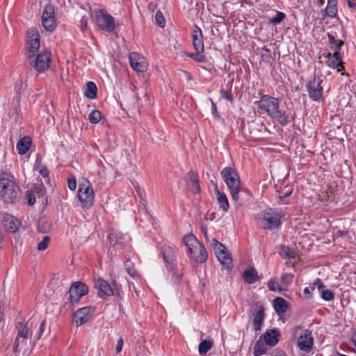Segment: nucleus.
<instances>
[{
  "instance_id": "nucleus-7",
  "label": "nucleus",
  "mask_w": 356,
  "mask_h": 356,
  "mask_svg": "<svg viewBox=\"0 0 356 356\" xmlns=\"http://www.w3.org/2000/svg\"><path fill=\"white\" fill-rule=\"evenodd\" d=\"M29 59L31 65L39 72H43L49 67L51 61V52L44 51L39 54L36 58L35 54H30Z\"/></svg>"
},
{
  "instance_id": "nucleus-34",
  "label": "nucleus",
  "mask_w": 356,
  "mask_h": 356,
  "mask_svg": "<svg viewBox=\"0 0 356 356\" xmlns=\"http://www.w3.org/2000/svg\"><path fill=\"white\" fill-rule=\"evenodd\" d=\"M265 341L261 340V337L257 340L254 346L253 355L254 356H261L265 354L268 350Z\"/></svg>"
},
{
  "instance_id": "nucleus-60",
  "label": "nucleus",
  "mask_w": 356,
  "mask_h": 356,
  "mask_svg": "<svg viewBox=\"0 0 356 356\" xmlns=\"http://www.w3.org/2000/svg\"><path fill=\"white\" fill-rule=\"evenodd\" d=\"M123 343V339L120 338L115 347L116 353H120L122 350Z\"/></svg>"
},
{
  "instance_id": "nucleus-52",
  "label": "nucleus",
  "mask_w": 356,
  "mask_h": 356,
  "mask_svg": "<svg viewBox=\"0 0 356 356\" xmlns=\"http://www.w3.org/2000/svg\"><path fill=\"white\" fill-rule=\"evenodd\" d=\"M44 328H45V320L42 321L40 324L38 334L35 336L34 343H35V341H37L38 340H39L40 339V337L44 330Z\"/></svg>"
},
{
  "instance_id": "nucleus-58",
  "label": "nucleus",
  "mask_w": 356,
  "mask_h": 356,
  "mask_svg": "<svg viewBox=\"0 0 356 356\" xmlns=\"http://www.w3.org/2000/svg\"><path fill=\"white\" fill-rule=\"evenodd\" d=\"M27 198L29 205H33L35 203V195L33 193H29L27 195Z\"/></svg>"
},
{
  "instance_id": "nucleus-23",
  "label": "nucleus",
  "mask_w": 356,
  "mask_h": 356,
  "mask_svg": "<svg viewBox=\"0 0 356 356\" xmlns=\"http://www.w3.org/2000/svg\"><path fill=\"white\" fill-rule=\"evenodd\" d=\"M95 287L98 289L97 296L103 298L112 293V287L106 281L102 278H98L95 282Z\"/></svg>"
},
{
  "instance_id": "nucleus-26",
  "label": "nucleus",
  "mask_w": 356,
  "mask_h": 356,
  "mask_svg": "<svg viewBox=\"0 0 356 356\" xmlns=\"http://www.w3.org/2000/svg\"><path fill=\"white\" fill-rule=\"evenodd\" d=\"M337 0H327V4L325 9L321 11L323 13V19H325L326 17H329L330 18H335L337 17Z\"/></svg>"
},
{
  "instance_id": "nucleus-28",
  "label": "nucleus",
  "mask_w": 356,
  "mask_h": 356,
  "mask_svg": "<svg viewBox=\"0 0 356 356\" xmlns=\"http://www.w3.org/2000/svg\"><path fill=\"white\" fill-rule=\"evenodd\" d=\"M242 278L246 283L250 284L255 283L260 279L257 274V270L252 266L248 267L245 270L243 271Z\"/></svg>"
},
{
  "instance_id": "nucleus-9",
  "label": "nucleus",
  "mask_w": 356,
  "mask_h": 356,
  "mask_svg": "<svg viewBox=\"0 0 356 356\" xmlns=\"http://www.w3.org/2000/svg\"><path fill=\"white\" fill-rule=\"evenodd\" d=\"M88 293V286L82 282H74L72 284L70 290V299L72 305L77 304L80 299Z\"/></svg>"
},
{
  "instance_id": "nucleus-24",
  "label": "nucleus",
  "mask_w": 356,
  "mask_h": 356,
  "mask_svg": "<svg viewBox=\"0 0 356 356\" xmlns=\"http://www.w3.org/2000/svg\"><path fill=\"white\" fill-rule=\"evenodd\" d=\"M261 337L267 345L275 346L279 342L280 332L277 329L268 330Z\"/></svg>"
},
{
  "instance_id": "nucleus-35",
  "label": "nucleus",
  "mask_w": 356,
  "mask_h": 356,
  "mask_svg": "<svg viewBox=\"0 0 356 356\" xmlns=\"http://www.w3.org/2000/svg\"><path fill=\"white\" fill-rule=\"evenodd\" d=\"M327 38L330 48L334 50V52H341L344 42L341 40H336L335 38L330 33L327 34Z\"/></svg>"
},
{
  "instance_id": "nucleus-61",
  "label": "nucleus",
  "mask_w": 356,
  "mask_h": 356,
  "mask_svg": "<svg viewBox=\"0 0 356 356\" xmlns=\"http://www.w3.org/2000/svg\"><path fill=\"white\" fill-rule=\"evenodd\" d=\"M291 275L288 273H285L282 276V280L285 282V284L289 283L291 281Z\"/></svg>"
},
{
  "instance_id": "nucleus-20",
  "label": "nucleus",
  "mask_w": 356,
  "mask_h": 356,
  "mask_svg": "<svg viewBox=\"0 0 356 356\" xmlns=\"http://www.w3.org/2000/svg\"><path fill=\"white\" fill-rule=\"evenodd\" d=\"M93 312L94 310L91 307H84L79 309L74 314L76 323L80 325L86 323L91 319Z\"/></svg>"
},
{
  "instance_id": "nucleus-6",
  "label": "nucleus",
  "mask_w": 356,
  "mask_h": 356,
  "mask_svg": "<svg viewBox=\"0 0 356 356\" xmlns=\"http://www.w3.org/2000/svg\"><path fill=\"white\" fill-rule=\"evenodd\" d=\"M16 328L17 330V335L13 343V351L17 354L19 353V339H22V345H26L27 340L31 339L32 334L29 332L30 327L29 322H17Z\"/></svg>"
},
{
  "instance_id": "nucleus-4",
  "label": "nucleus",
  "mask_w": 356,
  "mask_h": 356,
  "mask_svg": "<svg viewBox=\"0 0 356 356\" xmlns=\"http://www.w3.org/2000/svg\"><path fill=\"white\" fill-rule=\"evenodd\" d=\"M78 197L82 207L89 209L94 202V191L88 180L85 179L80 184L78 191Z\"/></svg>"
},
{
  "instance_id": "nucleus-31",
  "label": "nucleus",
  "mask_w": 356,
  "mask_h": 356,
  "mask_svg": "<svg viewBox=\"0 0 356 356\" xmlns=\"http://www.w3.org/2000/svg\"><path fill=\"white\" fill-rule=\"evenodd\" d=\"M264 318V308L263 307H260L253 318V325L255 331L261 330Z\"/></svg>"
},
{
  "instance_id": "nucleus-21",
  "label": "nucleus",
  "mask_w": 356,
  "mask_h": 356,
  "mask_svg": "<svg viewBox=\"0 0 356 356\" xmlns=\"http://www.w3.org/2000/svg\"><path fill=\"white\" fill-rule=\"evenodd\" d=\"M327 58L326 64L333 69H337L338 72H341L344 70L342 62V56L341 52H334V54L327 53L325 55Z\"/></svg>"
},
{
  "instance_id": "nucleus-51",
  "label": "nucleus",
  "mask_w": 356,
  "mask_h": 356,
  "mask_svg": "<svg viewBox=\"0 0 356 356\" xmlns=\"http://www.w3.org/2000/svg\"><path fill=\"white\" fill-rule=\"evenodd\" d=\"M317 286L318 287V289L320 291H321V290L323 289V288H325V284H323V282L321 281V279L318 278L315 282L314 283L312 284V286H310V288L312 289V290H314L315 289V287Z\"/></svg>"
},
{
  "instance_id": "nucleus-3",
  "label": "nucleus",
  "mask_w": 356,
  "mask_h": 356,
  "mask_svg": "<svg viewBox=\"0 0 356 356\" xmlns=\"http://www.w3.org/2000/svg\"><path fill=\"white\" fill-rule=\"evenodd\" d=\"M0 199L7 204H15L21 200V191L13 181L0 179Z\"/></svg>"
},
{
  "instance_id": "nucleus-40",
  "label": "nucleus",
  "mask_w": 356,
  "mask_h": 356,
  "mask_svg": "<svg viewBox=\"0 0 356 356\" xmlns=\"http://www.w3.org/2000/svg\"><path fill=\"white\" fill-rule=\"evenodd\" d=\"M286 18L284 13L277 11L276 15L274 17L269 19V23L273 24H278L281 23Z\"/></svg>"
},
{
  "instance_id": "nucleus-50",
  "label": "nucleus",
  "mask_w": 356,
  "mask_h": 356,
  "mask_svg": "<svg viewBox=\"0 0 356 356\" xmlns=\"http://www.w3.org/2000/svg\"><path fill=\"white\" fill-rule=\"evenodd\" d=\"M268 287L269 290L272 291H282V288L281 287V286L278 283H277L273 280H270L268 282Z\"/></svg>"
},
{
  "instance_id": "nucleus-38",
  "label": "nucleus",
  "mask_w": 356,
  "mask_h": 356,
  "mask_svg": "<svg viewBox=\"0 0 356 356\" xmlns=\"http://www.w3.org/2000/svg\"><path fill=\"white\" fill-rule=\"evenodd\" d=\"M124 265L127 273L131 277H132L133 278L138 277V274L135 268L134 267L133 263L129 259L125 261Z\"/></svg>"
},
{
  "instance_id": "nucleus-41",
  "label": "nucleus",
  "mask_w": 356,
  "mask_h": 356,
  "mask_svg": "<svg viewBox=\"0 0 356 356\" xmlns=\"http://www.w3.org/2000/svg\"><path fill=\"white\" fill-rule=\"evenodd\" d=\"M89 120L92 124H97L98 123L102 118L101 113L97 110H93L90 114H89Z\"/></svg>"
},
{
  "instance_id": "nucleus-45",
  "label": "nucleus",
  "mask_w": 356,
  "mask_h": 356,
  "mask_svg": "<svg viewBox=\"0 0 356 356\" xmlns=\"http://www.w3.org/2000/svg\"><path fill=\"white\" fill-rule=\"evenodd\" d=\"M155 23L160 27H164L165 21L162 13L158 10L155 15Z\"/></svg>"
},
{
  "instance_id": "nucleus-55",
  "label": "nucleus",
  "mask_w": 356,
  "mask_h": 356,
  "mask_svg": "<svg viewBox=\"0 0 356 356\" xmlns=\"http://www.w3.org/2000/svg\"><path fill=\"white\" fill-rule=\"evenodd\" d=\"M80 29L81 30L84 32L87 29V24H88V19L86 17L83 16L81 17L80 22Z\"/></svg>"
},
{
  "instance_id": "nucleus-16",
  "label": "nucleus",
  "mask_w": 356,
  "mask_h": 356,
  "mask_svg": "<svg viewBox=\"0 0 356 356\" xmlns=\"http://www.w3.org/2000/svg\"><path fill=\"white\" fill-rule=\"evenodd\" d=\"M297 346L301 351L307 353H310L314 346V338L312 335V332L306 330L305 333L299 336Z\"/></svg>"
},
{
  "instance_id": "nucleus-13",
  "label": "nucleus",
  "mask_w": 356,
  "mask_h": 356,
  "mask_svg": "<svg viewBox=\"0 0 356 356\" xmlns=\"http://www.w3.org/2000/svg\"><path fill=\"white\" fill-rule=\"evenodd\" d=\"M108 239L112 246L118 248H124L130 241V238L127 234L113 229L109 233Z\"/></svg>"
},
{
  "instance_id": "nucleus-33",
  "label": "nucleus",
  "mask_w": 356,
  "mask_h": 356,
  "mask_svg": "<svg viewBox=\"0 0 356 356\" xmlns=\"http://www.w3.org/2000/svg\"><path fill=\"white\" fill-rule=\"evenodd\" d=\"M215 193L216 195L217 201L220 205V208L222 209L223 211H227L229 205L226 195L224 193L220 192L217 187L215 188Z\"/></svg>"
},
{
  "instance_id": "nucleus-27",
  "label": "nucleus",
  "mask_w": 356,
  "mask_h": 356,
  "mask_svg": "<svg viewBox=\"0 0 356 356\" xmlns=\"http://www.w3.org/2000/svg\"><path fill=\"white\" fill-rule=\"evenodd\" d=\"M270 118L276 120L282 126H286L289 122V114L285 111L280 110V106L275 109Z\"/></svg>"
},
{
  "instance_id": "nucleus-47",
  "label": "nucleus",
  "mask_w": 356,
  "mask_h": 356,
  "mask_svg": "<svg viewBox=\"0 0 356 356\" xmlns=\"http://www.w3.org/2000/svg\"><path fill=\"white\" fill-rule=\"evenodd\" d=\"M211 245L216 252H220V250H226V247L220 242H219L216 238H213L211 241Z\"/></svg>"
},
{
  "instance_id": "nucleus-11",
  "label": "nucleus",
  "mask_w": 356,
  "mask_h": 356,
  "mask_svg": "<svg viewBox=\"0 0 356 356\" xmlns=\"http://www.w3.org/2000/svg\"><path fill=\"white\" fill-rule=\"evenodd\" d=\"M42 23L44 29L49 32H52L56 27L54 7L51 4H48L43 12L42 16Z\"/></svg>"
},
{
  "instance_id": "nucleus-39",
  "label": "nucleus",
  "mask_w": 356,
  "mask_h": 356,
  "mask_svg": "<svg viewBox=\"0 0 356 356\" xmlns=\"http://www.w3.org/2000/svg\"><path fill=\"white\" fill-rule=\"evenodd\" d=\"M51 224L49 221L46 220H40L38 222V231L41 233H47L51 229Z\"/></svg>"
},
{
  "instance_id": "nucleus-17",
  "label": "nucleus",
  "mask_w": 356,
  "mask_h": 356,
  "mask_svg": "<svg viewBox=\"0 0 356 356\" xmlns=\"http://www.w3.org/2000/svg\"><path fill=\"white\" fill-rule=\"evenodd\" d=\"M28 40V49L30 53L35 54L40 48V34L38 31L35 28H31L27 31Z\"/></svg>"
},
{
  "instance_id": "nucleus-54",
  "label": "nucleus",
  "mask_w": 356,
  "mask_h": 356,
  "mask_svg": "<svg viewBox=\"0 0 356 356\" xmlns=\"http://www.w3.org/2000/svg\"><path fill=\"white\" fill-rule=\"evenodd\" d=\"M210 100H211V105H212L211 113H212L213 117L216 119L218 120V119L220 118V117L219 113L217 111V106H216V104L213 102V101L211 99H210Z\"/></svg>"
},
{
  "instance_id": "nucleus-59",
  "label": "nucleus",
  "mask_w": 356,
  "mask_h": 356,
  "mask_svg": "<svg viewBox=\"0 0 356 356\" xmlns=\"http://www.w3.org/2000/svg\"><path fill=\"white\" fill-rule=\"evenodd\" d=\"M272 356H287L285 352L280 349H275L274 350L272 353Z\"/></svg>"
},
{
  "instance_id": "nucleus-63",
  "label": "nucleus",
  "mask_w": 356,
  "mask_h": 356,
  "mask_svg": "<svg viewBox=\"0 0 356 356\" xmlns=\"http://www.w3.org/2000/svg\"><path fill=\"white\" fill-rule=\"evenodd\" d=\"M291 193H292V191H287V192H286V193H281V194H280V195H279V198H280V200H282V199H284V197H289V195H291Z\"/></svg>"
},
{
  "instance_id": "nucleus-25",
  "label": "nucleus",
  "mask_w": 356,
  "mask_h": 356,
  "mask_svg": "<svg viewBox=\"0 0 356 356\" xmlns=\"http://www.w3.org/2000/svg\"><path fill=\"white\" fill-rule=\"evenodd\" d=\"M187 184H188L189 190L193 193L197 194L200 192V186L199 184L197 175L193 170H191L188 172Z\"/></svg>"
},
{
  "instance_id": "nucleus-46",
  "label": "nucleus",
  "mask_w": 356,
  "mask_h": 356,
  "mask_svg": "<svg viewBox=\"0 0 356 356\" xmlns=\"http://www.w3.org/2000/svg\"><path fill=\"white\" fill-rule=\"evenodd\" d=\"M280 254L285 259L294 258V256L293 255V250H291L288 246H283L282 248V252Z\"/></svg>"
},
{
  "instance_id": "nucleus-12",
  "label": "nucleus",
  "mask_w": 356,
  "mask_h": 356,
  "mask_svg": "<svg viewBox=\"0 0 356 356\" xmlns=\"http://www.w3.org/2000/svg\"><path fill=\"white\" fill-rule=\"evenodd\" d=\"M323 80L320 77L314 76L307 84V88L309 93V97L314 101H318L323 95V86L321 85Z\"/></svg>"
},
{
  "instance_id": "nucleus-29",
  "label": "nucleus",
  "mask_w": 356,
  "mask_h": 356,
  "mask_svg": "<svg viewBox=\"0 0 356 356\" xmlns=\"http://www.w3.org/2000/svg\"><path fill=\"white\" fill-rule=\"evenodd\" d=\"M216 257L222 265L225 266L226 268L229 269L233 267L232 258L231 254L226 250H220V252H216Z\"/></svg>"
},
{
  "instance_id": "nucleus-49",
  "label": "nucleus",
  "mask_w": 356,
  "mask_h": 356,
  "mask_svg": "<svg viewBox=\"0 0 356 356\" xmlns=\"http://www.w3.org/2000/svg\"><path fill=\"white\" fill-rule=\"evenodd\" d=\"M220 97L227 101L232 102L233 101V95L231 91L226 90L222 88L220 91Z\"/></svg>"
},
{
  "instance_id": "nucleus-30",
  "label": "nucleus",
  "mask_w": 356,
  "mask_h": 356,
  "mask_svg": "<svg viewBox=\"0 0 356 356\" xmlns=\"http://www.w3.org/2000/svg\"><path fill=\"white\" fill-rule=\"evenodd\" d=\"M31 143L32 140L29 136H24L20 138L16 145L19 154H25L31 147Z\"/></svg>"
},
{
  "instance_id": "nucleus-1",
  "label": "nucleus",
  "mask_w": 356,
  "mask_h": 356,
  "mask_svg": "<svg viewBox=\"0 0 356 356\" xmlns=\"http://www.w3.org/2000/svg\"><path fill=\"white\" fill-rule=\"evenodd\" d=\"M220 174L234 202H239L241 204L245 199L251 196L249 191L241 186L239 175L234 168L226 167L222 170Z\"/></svg>"
},
{
  "instance_id": "nucleus-43",
  "label": "nucleus",
  "mask_w": 356,
  "mask_h": 356,
  "mask_svg": "<svg viewBox=\"0 0 356 356\" xmlns=\"http://www.w3.org/2000/svg\"><path fill=\"white\" fill-rule=\"evenodd\" d=\"M49 241L50 237L49 236H43L42 240L38 244V250L40 251L45 250L48 247Z\"/></svg>"
},
{
  "instance_id": "nucleus-64",
  "label": "nucleus",
  "mask_w": 356,
  "mask_h": 356,
  "mask_svg": "<svg viewBox=\"0 0 356 356\" xmlns=\"http://www.w3.org/2000/svg\"><path fill=\"white\" fill-rule=\"evenodd\" d=\"M351 341L356 347V332L353 333L351 337Z\"/></svg>"
},
{
  "instance_id": "nucleus-10",
  "label": "nucleus",
  "mask_w": 356,
  "mask_h": 356,
  "mask_svg": "<svg viewBox=\"0 0 356 356\" xmlns=\"http://www.w3.org/2000/svg\"><path fill=\"white\" fill-rule=\"evenodd\" d=\"M279 106L280 102L278 99L268 95H263L258 102L259 108L262 112H265L269 117Z\"/></svg>"
},
{
  "instance_id": "nucleus-48",
  "label": "nucleus",
  "mask_w": 356,
  "mask_h": 356,
  "mask_svg": "<svg viewBox=\"0 0 356 356\" xmlns=\"http://www.w3.org/2000/svg\"><path fill=\"white\" fill-rule=\"evenodd\" d=\"M36 195L38 196V198H42V201L43 202V200H45L46 203H47V198L45 197V195H46V189L44 188V186H43L42 185L38 186V188H36Z\"/></svg>"
},
{
  "instance_id": "nucleus-42",
  "label": "nucleus",
  "mask_w": 356,
  "mask_h": 356,
  "mask_svg": "<svg viewBox=\"0 0 356 356\" xmlns=\"http://www.w3.org/2000/svg\"><path fill=\"white\" fill-rule=\"evenodd\" d=\"M321 297L325 301H331L334 298V293L330 289L320 291Z\"/></svg>"
},
{
  "instance_id": "nucleus-14",
  "label": "nucleus",
  "mask_w": 356,
  "mask_h": 356,
  "mask_svg": "<svg viewBox=\"0 0 356 356\" xmlns=\"http://www.w3.org/2000/svg\"><path fill=\"white\" fill-rule=\"evenodd\" d=\"M163 257L166 263V267L168 268L169 273L172 274V277L175 278V280L179 282L182 275L181 274H176L174 269V261L175 256L172 249L170 247L165 248L163 252Z\"/></svg>"
},
{
  "instance_id": "nucleus-56",
  "label": "nucleus",
  "mask_w": 356,
  "mask_h": 356,
  "mask_svg": "<svg viewBox=\"0 0 356 356\" xmlns=\"http://www.w3.org/2000/svg\"><path fill=\"white\" fill-rule=\"evenodd\" d=\"M39 172L43 177H47L49 176V170L44 165H40Z\"/></svg>"
},
{
  "instance_id": "nucleus-32",
  "label": "nucleus",
  "mask_w": 356,
  "mask_h": 356,
  "mask_svg": "<svg viewBox=\"0 0 356 356\" xmlns=\"http://www.w3.org/2000/svg\"><path fill=\"white\" fill-rule=\"evenodd\" d=\"M287 301L281 297H277L273 300V307L278 315H281L286 312L287 309Z\"/></svg>"
},
{
  "instance_id": "nucleus-37",
  "label": "nucleus",
  "mask_w": 356,
  "mask_h": 356,
  "mask_svg": "<svg viewBox=\"0 0 356 356\" xmlns=\"http://www.w3.org/2000/svg\"><path fill=\"white\" fill-rule=\"evenodd\" d=\"M213 346V342L211 340H203L199 344L198 351L201 355L207 354V353L211 349Z\"/></svg>"
},
{
  "instance_id": "nucleus-8",
  "label": "nucleus",
  "mask_w": 356,
  "mask_h": 356,
  "mask_svg": "<svg viewBox=\"0 0 356 356\" xmlns=\"http://www.w3.org/2000/svg\"><path fill=\"white\" fill-rule=\"evenodd\" d=\"M262 222L264 228L273 229L278 228L281 225L282 215L272 209L262 211Z\"/></svg>"
},
{
  "instance_id": "nucleus-53",
  "label": "nucleus",
  "mask_w": 356,
  "mask_h": 356,
  "mask_svg": "<svg viewBox=\"0 0 356 356\" xmlns=\"http://www.w3.org/2000/svg\"><path fill=\"white\" fill-rule=\"evenodd\" d=\"M203 52L204 51H196L194 60L196 62H198V63L206 62V60H207L206 57L202 54Z\"/></svg>"
},
{
  "instance_id": "nucleus-57",
  "label": "nucleus",
  "mask_w": 356,
  "mask_h": 356,
  "mask_svg": "<svg viewBox=\"0 0 356 356\" xmlns=\"http://www.w3.org/2000/svg\"><path fill=\"white\" fill-rule=\"evenodd\" d=\"M68 188L71 191H74L76 188V181L75 178L69 179L67 181Z\"/></svg>"
},
{
  "instance_id": "nucleus-19",
  "label": "nucleus",
  "mask_w": 356,
  "mask_h": 356,
  "mask_svg": "<svg viewBox=\"0 0 356 356\" xmlns=\"http://www.w3.org/2000/svg\"><path fill=\"white\" fill-rule=\"evenodd\" d=\"M0 221L9 232L14 233L18 229L19 221L12 215L6 213H1Z\"/></svg>"
},
{
  "instance_id": "nucleus-44",
  "label": "nucleus",
  "mask_w": 356,
  "mask_h": 356,
  "mask_svg": "<svg viewBox=\"0 0 356 356\" xmlns=\"http://www.w3.org/2000/svg\"><path fill=\"white\" fill-rule=\"evenodd\" d=\"M121 286L115 281L113 282L112 293H110L109 296L121 298Z\"/></svg>"
},
{
  "instance_id": "nucleus-2",
  "label": "nucleus",
  "mask_w": 356,
  "mask_h": 356,
  "mask_svg": "<svg viewBox=\"0 0 356 356\" xmlns=\"http://www.w3.org/2000/svg\"><path fill=\"white\" fill-rule=\"evenodd\" d=\"M183 242L187 247L188 254L191 259L198 263H204L207 260L206 248L193 234H186L183 238Z\"/></svg>"
},
{
  "instance_id": "nucleus-15",
  "label": "nucleus",
  "mask_w": 356,
  "mask_h": 356,
  "mask_svg": "<svg viewBox=\"0 0 356 356\" xmlns=\"http://www.w3.org/2000/svg\"><path fill=\"white\" fill-rule=\"evenodd\" d=\"M248 129L250 138L254 140H259L264 138V134L267 131L266 127L263 123L252 121L248 124Z\"/></svg>"
},
{
  "instance_id": "nucleus-22",
  "label": "nucleus",
  "mask_w": 356,
  "mask_h": 356,
  "mask_svg": "<svg viewBox=\"0 0 356 356\" xmlns=\"http://www.w3.org/2000/svg\"><path fill=\"white\" fill-rule=\"evenodd\" d=\"M193 45L196 51H204V46L202 30L197 25L193 26L192 32Z\"/></svg>"
},
{
  "instance_id": "nucleus-5",
  "label": "nucleus",
  "mask_w": 356,
  "mask_h": 356,
  "mask_svg": "<svg viewBox=\"0 0 356 356\" xmlns=\"http://www.w3.org/2000/svg\"><path fill=\"white\" fill-rule=\"evenodd\" d=\"M95 23L102 31L113 32L115 28L114 18L104 9H100L95 13Z\"/></svg>"
},
{
  "instance_id": "nucleus-18",
  "label": "nucleus",
  "mask_w": 356,
  "mask_h": 356,
  "mask_svg": "<svg viewBox=\"0 0 356 356\" xmlns=\"http://www.w3.org/2000/svg\"><path fill=\"white\" fill-rule=\"evenodd\" d=\"M129 63L134 70L138 72H143L146 71L147 65L145 60V58L140 54L131 52L129 56Z\"/></svg>"
},
{
  "instance_id": "nucleus-62",
  "label": "nucleus",
  "mask_w": 356,
  "mask_h": 356,
  "mask_svg": "<svg viewBox=\"0 0 356 356\" xmlns=\"http://www.w3.org/2000/svg\"><path fill=\"white\" fill-rule=\"evenodd\" d=\"M303 293H304L305 298H307V299H310L312 297V293L310 292V291H309L308 287H306L304 289Z\"/></svg>"
},
{
  "instance_id": "nucleus-36",
  "label": "nucleus",
  "mask_w": 356,
  "mask_h": 356,
  "mask_svg": "<svg viewBox=\"0 0 356 356\" xmlns=\"http://www.w3.org/2000/svg\"><path fill=\"white\" fill-rule=\"evenodd\" d=\"M97 92V88L96 84L92 81H88L86 84V90L84 95L86 97L90 99L96 98Z\"/></svg>"
}]
</instances>
